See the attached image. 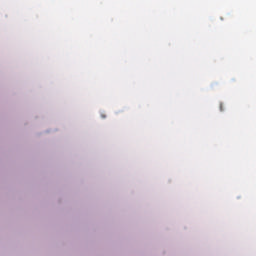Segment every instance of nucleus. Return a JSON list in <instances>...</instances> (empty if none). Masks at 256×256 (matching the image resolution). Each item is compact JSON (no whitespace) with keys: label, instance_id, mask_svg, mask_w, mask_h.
Returning <instances> with one entry per match:
<instances>
[{"label":"nucleus","instance_id":"obj_1","mask_svg":"<svg viewBox=\"0 0 256 256\" xmlns=\"http://www.w3.org/2000/svg\"><path fill=\"white\" fill-rule=\"evenodd\" d=\"M220 111H223V103H220Z\"/></svg>","mask_w":256,"mask_h":256}]
</instances>
